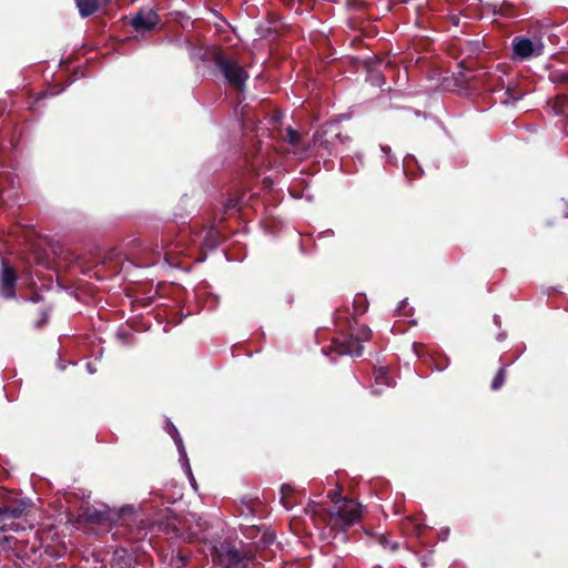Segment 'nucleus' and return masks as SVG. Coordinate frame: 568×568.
I'll return each mask as SVG.
<instances>
[{
    "label": "nucleus",
    "mask_w": 568,
    "mask_h": 568,
    "mask_svg": "<svg viewBox=\"0 0 568 568\" xmlns=\"http://www.w3.org/2000/svg\"><path fill=\"white\" fill-rule=\"evenodd\" d=\"M341 495L339 487L328 491L327 497L334 503V506L326 510L324 520L332 529L346 530L359 519L362 508L356 501Z\"/></svg>",
    "instance_id": "f257e3e1"
},
{
    "label": "nucleus",
    "mask_w": 568,
    "mask_h": 568,
    "mask_svg": "<svg viewBox=\"0 0 568 568\" xmlns=\"http://www.w3.org/2000/svg\"><path fill=\"white\" fill-rule=\"evenodd\" d=\"M212 60L230 85L240 91L244 89L248 74L234 58L214 50L212 52Z\"/></svg>",
    "instance_id": "f03ea898"
},
{
    "label": "nucleus",
    "mask_w": 568,
    "mask_h": 568,
    "mask_svg": "<svg viewBox=\"0 0 568 568\" xmlns=\"http://www.w3.org/2000/svg\"><path fill=\"white\" fill-rule=\"evenodd\" d=\"M134 511L135 509L131 505H125L119 509L103 505L101 509L88 507L84 510V516L91 523L104 524L124 520L126 517L133 516Z\"/></svg>",
    "instance_id": "7ed1b4c3"
},
{
    "label": "nucleus",
    "mask_w": 568,
    "mask_h": 568,
    "mask_svg": "<svg viewBox=\"0 0 568 568\" xmlns=\"http://www.w3.org/2000/svg\"><path fill=\"white\" fill-rule=\"evenodd\" d=\"M347 140L348 136L342 135L337 124H328L322 132L315 134L314 143L326 150L328 154H333L337 152V142L344 144Z\"/></svg>",
    "instance_id": "20e7f679"
},
{
    "label": "nucleus",
    "mask_w": 568,
    "mask_h": 568,
    "mask_svg": "<svg viewBox=\"0 0 568 568\" xmlns=\"http://www.w3.org/2000/svg\"><path fill=\"white\" fill-rule=\"evenodd\" d=\"M371 334L372 332L367 326H362L355 337L351 336L349 338L336 342L335 351L342 355L359 357L363 354V346L361 343L369 339Z\"/></svg>",
    "instance_id": "39448f33"
},
{
    "label": "nucleus",
    "mask_w": 568,
    "mask_h": 568,
    "mask_svg": "<svg viewBox=\"0 0 568 568\" xmlns=\"http://www.w3.org/2000/svg\"><path fill=\"white\" fill-rule=\"evenodd\" d=\"M514 54L520 59L538 57L542 53L544 45L540 41H532L525 37H515L511 42Z\"/></svg>",
    "instance_id": "423d86ee"
},
{
    "label": "nucleus",
    "mask_w": 568,
    "mask_h": 568,
    "mask_svg": "<svg viewBox=\"0 0 568 568\" xmlns=\"http://www.w3.org/2000/svg\"><path fill=\"white\" fill-rule=\"evenodd\" d=\"M24 509V503L3 507L0 506V531L14 530L13 520L21 517Z\"/></svg>",
    "instance_id": "0eeeda50"
},
{
    "label": "nucleus",
    "mask_w": 568,
    "mask_h": 568,
    "mask_svg": "<svg viewBox=\"0 0 568 568\" xmlns=\"http://www.w3.org/2000/svg\"><path fill=\"white\" fill-rule=\"evenodd\" d=\"M158 22L159 17L153 10L143 9L133 18L132 26L136 31H150L158 24Z\"/></svg>",
    "instance_id": "6e6552de"
},
{
    "label": "nucleus",
    "mask_w": 568,
    "mask_h": 568,
    "mask_svg": "<svg viewBox=\"0 0 568 568\" xmlns=\"http://www.w3.org/2000/svg\"><path fill=\"white\" fill-rule=\"evenodd\" d=\"M17 282V276L9 265L2 263V274H1V288L0 292L6 298L14 297V285Z\"/></svg>",
    "instance_id": "1a4fd4ad"
},
{
    "label": "nucleus",
    "mask_w": 568,
    "mask_h": 568,
    "mask_svg": "<svg viewBox=\"0 0 568 568\" xmlns=\"http://www.w3.org/2000/svg\"><path fill=\"white\" fill-rule=\"evenodd\" d=\"M149 251L154 257H159L163 253L164 260L169 265H178V262L174 256L175 252L170 247V245L165 241L162 240L161 244L156 243L155 246L150 247Z\"/></svg>",
    "instance_id": "9d476101"
},
{
    "label": "nucleus",
    "mask_w": 568,
    "mask_h": 568,
    "mask_svg": "<svg viewBox=\"0 0 568 568\" xmlns=\"http://www.w3.org/2000/svg\"><path fill=\"white\" fill-rule=\"evenodd\" d=\"M219 556L221 562H224L227 567H237L243 560L241 554L236 549L230 547L225 549L224 554L219 552Z\"/></svg>",
    "instance_id": "9b49d317"
},
{
    "label": "nucleus",
    "mask_w": 568,
    "mask_h": 568,
    "mask_svg": "<svg viewBox=\"0 0 568 568\" xmlns=\"http://www.w3.org/2000/svg\"><path fill=\"white\" fill-rule=\"evenodd\" d=\"M75 3L82 17L93 14L100 6L99 0H75Z\"/></svg>",
    "instance_id": "f8f14e48"
},
{
    "label": "nucleus",
    "mask_w": 568,
    "mask_h": 568,
    "mask_svg": "<svg viewBox=\"0 0 568 568\" xmlns=\"http://www.w3.org/2000/svg\"><path fill=\"white\" fill-rule=\"evenodd\" d=\"M168 432L174 439L181 458L185 459V463H187L185 448L183 446L182 438L180 437L178 429L175 428V426L173 424L170 423L168 426ZM186 466H187V470L190 471L189 464H186Z\"/></svg>",
    "instance_id": "ddd939ff"
},
{
    "label": "nucleus",
    "mask_w": 568,
    "mask_h": 568,
    "mask_svg": "<svg viewBox=\"0 0 568 568\" xmlns=\"http://www.w3.org/2000/svg\"><path fill=\"white\" fill-rule=\"evenodd\" d=\"M374 379L375 384L383 385V386H390L392 385V378L388 375V371L384 367L376 368L374 371Z\"/></svg>",
    "instance_id": "4468645a"
},
{
    "label": "nucleus",
    "mask_w": 568,
    "mask_h": 568,
    "mask_svg": "<svg viewBox=\"0 0 568 568\" xmlns=\"http://www.w3.org/2000/svg\"><path fill=\"white\" fill-rule=\"evenodd\" d=\"M549 79L554 83H566L568 82V72L561 70H552L549 73Z\"/></svg>",
    "instance_id": "2eb2a0df"
},
{
    "label": "nucleus",
    "mask_w": 568,
    "mask_h": 568,
    "mask_svg": "<svg viewBox=\"0 0 568 568\" xmlns=\"http://www.w3.org/2000/svg\"><path fill=\"white\" fill-rule=\"evenodd\" d=\"M283 138L292 145H297L301 139L300 133L290 126L285 130Z\"/></svg>",
    "instance_id": "dca6fc26"
},
{
    "label": "nucleus",
    "mask_w": 568,
    "mask_h": 568,
    "mask_svg": "<svg viewBox=\"0 0 568 568\" xmlns=\"http://www.w3.org/2000/svg\"><path fill=\"white\" fill-rule=\"evenodd\" d=\"M292 491V487L290 485H283L281 487V503L286 509L292 508V504L290 503L288 495Z\"/></svg>",
    "instance_id": "f3484780"
},
{
    "label": "nucleus",
    "mask_w": 568,
    "mask_h": 568,
    "mask_svg": "<svg viewBox=\"0 0 568 568\" xmlns=\"http://www.w3.org/2000/svg\"><path fill=\"white\" fill-rule=\"evenodd\" d=\"M505 95H506V98L503 101L504 103H514V102L520 100L523 98L524 93L517 92L514 89L507 88V90L505 91Z\"/></svg>",
    "instance_id": "a211bd4d"
},
{
    "label": "nucleus",
    "mask_w": 568,
    "mask_h": 568,
    "mask_svg": "<svg viewBox=\"0 0 568 568\" xmlns=\"http://www.w3.org/2000/svg\"><path fill=\"white\" fill-rule=\"evenodd\" d=\"M505 378H506V369H505V367H501L499 369V372L497 373V375L495 376V378L493 379L491 388L494 390L499 389L504 385Z\"/></svg>",
    "instance_id": "6ab92c4d"
},
{
    "label": "nucleus",
    "mask_w": 568,
    "mask_h": 568,
    "mask_svg": "<svg viewBox=\"0 0 568 568\" xmlns=\"http://www.w3.org/2000/svg\"><path fill=\"white\" fill-rule=\"evenodd\" d=\"M568 102V98L566 95H559L556 101L554 102V111L556 114H564L565 113V105Z\"/></svg>",
    "instance_id": "aec40b11"
},
{
    "label": "nucleus",
    "mask_w": 568,
    "mask_h": 568,
    "mask_svg": "<svg viewBox=\"0 0 568 568\" xmlns=\"http://www.w3.org/2000/svg\"><path fill=\"white\" fill-rule=\"evenodd\" d=\"M493 11L495 14H499V16H510V12H511V4L509 3H503L498 7L497 9V6L494 4L493 6Z\"/></svg>",
    "instance_id": "412c9836"
},
{
    "label": "nucleus",
    "mask_w": 568,
    "mask_h": 568,
    "mask_svg": "<svg viewBox=\"0 0 568 568\" xmlns=\"http://www.w3.org/2000/svg\"><path fill=\"white\" fill-rule=\"evenodd\" d=\"M409 161H414V158L412 155H408L405 160H404V171L406 172L408 165H409Z\"/></svg>",
    "instance_id": "4be33fe9"
},
{
    "label": "nucleus",
    "mask_w": 568,
    "mask_h": 568,
    "mask_svg": "<svg viewBox=\"0 0 568 568\" xmlns=\"http://www.w3.org/2000/svg\"><path fill=\"white\" fill-rule=\"evenodd\" d=\"M236 206H237V202L234 201V200H230L227 205H226L227 210L235 209Z\"/></svg>",
    "instance_id": "5701e85b"
},
{
    "label": "nucleus",
    "mask_w": 568,
    "mask_h": 568,
    "mask_svg": "<svg viewBox=\"0 0 568 568\" xmlns=\"http://www.w3.org/2000/svg\"><path fill=\"white\" fill-rule=\"evenodd\" d=\"M382 151L386 154V155H389L390 153V148L389 146H386V145H382L381 146Z\"/></svg>",
    "instance_id": "b1692460"
},
{
    "label": "nucleus",
    "mask_w": 568,
    "mask_h": 568,
    "mask_svg": "<svg viewBox=\"0 0 568 568\" xmlns=\"http://www.w3.org/2000/svg\"><path fill=\"white\" fill-rule=\"evenodd\" d=\"M87 367L90 374H94L97 372V369L90 363L87 365Z\"/></svg>",
    "instance_id": "393cba45"
},
{
    "label": "nucleus",
    "mask_w": 568,
    "mask_h": 568,
    "mask_svg": "<svg viewBox=\"0 0 568 568\" xmlns=\"http://www.w3.org/2000/svg\"><path fill=\"white\" fill-rule=\"evenodd\" d=\"M175 248H179V253H182V252H183L181 242H178V243L175 244Z\"/></svg>",
    "instance_id": "a878e982"
},
{
    "label": "nucleus",
    "mask_w": 568,
    "mask_h": 568,
    "mask_svg": "<svg viewBox=\"0 0 568 568\" xmlns=\"http://www.w3.org/2000/svg\"><path fill=\"white\" fill-rule=\"evenodd\" d=\"M405 304H406V301H402L400 306H399V308L397 310V312H400V310L405 306Z\"/></svg>",
    "instance_id": "bb28decb"
},
{
    "label": "nucleus",
    "mask_w": 568,
    "mask_h": 568,
    "mask_svg": "<svg viewBox=\"0 0 568 568\" xmlns=\"http://www.w3.org/2000/svg\"><path fill=\"white\" fill-rule=\"evenodd\" d=\"M498 320H499V316H498V315H495V316H494V321H495V323H498Z\"/></svg>",
    "instance_id": "cd10ccee"
},
{
    "label": "nucleus",
    "mask_w": 568,
    "mask_h": 568,
    "mask_svg": "<svg viewBox=\"0 0 568 568\" xmlns=\"http://www.w3.org/2000/svg\"><path fill=\"white\" fill-rule=\"evenodd\" d=\"M206 54H207V52H205L203 55H201V59H203V60L207 59Z\"/></svg>",
    "instance_id": "c85d7f7f"
},
{
    "label": "nucleus",
    "mask_w": 568,
    "mask_h": 568,
    "mask_svg": "<svg viewBox=\"0 0 568 568\" xmlns=\"http://www.w3.org/2000/svg\"><path fill=\"white\" fill-rule=\"evenodd\" d=\"M504 338V335L503 334H499L498 335V339L501 341Z\"/></svg>",
    "instance_id": "c756f323"
},
{
    "label": "nucleus",
    "mask_w": 568,
    "mask_h": 568,
    "mask_svg": "<svg viewBox=\"0 0 568 568\" xmlns=\"http://www.w3.org/2000/svg\"><path fill=\"white\" fill-rule=\"evenodd\" d=\"M565 216L568 217V211L566 212Z\"/></svg>",
    "instance_id": "7c9ffc66"
}]
</instances>
